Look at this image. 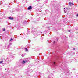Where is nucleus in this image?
<instances>
[{
	"label": "nucleus",
	"instance_id": "nucleus-1",
	"mask_svg": "<svg viewBox=\"0 0 78 78\" xmlns=\"http://www.w3.org/2000/svg\"><path fill=\"white\" fill-rule=\"evenodd\" d=\"M32 9V7H31V6H30L28 8V10H30V9Z\"/></svg>",
	"mask_w": 78,
	"mask_h": 78
},
{
	"label": "nucleus",
	"instance_id": "nucleus-2",
	"mask_svg": "<svg viewBox=\"0 0 78 78\" xmlns=\"http://www.w3.org/2000/svg\"><path fill=\"white\" fill-rule=\"evenodd\" d=\"M9 19H10V20H13V19H14V18H13V17L11 18V17H9Z\"/></svg>",
	"mask_w": 78,
	"mask_h": 78
},
{
	"label": "nucleus",
	"instance_id": "nucleus-3",
	"mask_svg": "<svg viewBox=\"0 0 78 78\" xmlns=\"http://www.w3.org/2000/svg\"><path fill=\"white\" fill-rule=\"evenodd\" d=\"M25 62H26L25 61L23 60L22 62V64H25Z\"/></svg>",
	"mask_w": 78,
	"mask_h": 78
},
{
	"label": "nucleus",
	"instance_id": "nucleus-4",
	"mask_svg": "<svg viewBox=\"0 0 78 78\" xmlns=\"http://www.w3.org/2000/svg\"><path fill=\"white\" fill-rule=\"evenodd\" d=\"M25 50H26V51H28V49H27V48H25Z\"/></svg>",
	"mask_w": 78,
	"mask_h": 78
},
{
	"label": "nucleus",
	"instance_id": "nucleus-5",
	"mask_svg": "<svg viewBox=\"0 0 78 78\" xmlns=\"http://www.w3.org/2000/svg\"><path fill=\"white\" fill-rule=\"evenodd\" d=\"M3 61H0V64H2L3 62Z\"/></svg>",
	"mask_w": 78,
	"mask_h": 78
},
{
	"label": "nucleus",
	"instance_id": "nucleus-6",
	"mask_svg": "<svg viewBox=\"0 0 78 78\" xmlns=\"http://www.w3.org/2000/svg\"><path fill=\"white\" fill-rule=\"evenodd\" d=\"M71 2H70L69 3V5H70L71 6H72V5H71Z\"/></svg>",
	"mask_w": 78,
	"mask_h": 78
},
{
	"label": "nucleus",
	"instance_id": "nucleus-7",
	"mask_svg": "<svg viewBox=\"0 0 78 78\" xmlns=\"http://www.w3.org/2000/svg\"><path fill=\"white\" fill-rule=\"evenodd\" d=\"M13 40L12 38L11 39V40H10L9 41V42H10V41H12Z\"/></svg>",
	"mask_w": 78,
	"mask_h": 78
},
{
	"label": "nucleus",
	"instance_id": "nucleus-8",
	"mask_svg": "<svg viewBox=\"0 0 78 78\" xmlns=\"http://www.w3.org/2000/svg\"><path fill=\"white\" fill-rule=\"evenodd\" d=\"M5 31V29H3V31Z\"/></svg>",
	"mask_w": 78,
	"mask_h": 78
},
{
	"label": "nucleus",
	"instance_id": "nucleus-9",
	"mask_svg": "<svg viewBox=\"0 0 78 78\" xmlns=\"http://www.w3.org/2000/svg\"><path fill=\"white\" fill-rule=\"evenodd\" d=\"M74 5V4H73V3H71V5Z\"/></svg>",
	"mask_w": 78,
	"mask_h": 78
},
{
	"label": "nucleus",
	"instance_id": "nucleus-10",
	"mask_svg": "<svg viewBox=\"0 0 78 78\" xmlns=\"http://www.w3.org/2000/svg\"><path fill=\"white\" fill-rule=\"evenodd\" d=\"M53 64H56V62H54Z\"/></svg>",
	"mask_w": 78,
	"mask_h": 78
},
{
	"label": "nucleus",
	"instance_id": "nucleus-11",
	"mask_svg": "<svg viewBox=\"0 0 78 78\" xmlns=\"http://www.w3.org/2000/svg\"><path fill=\"white\" fill-rule=\"evenodd\" d=\"M68 31H69V32H70V30H68Z\"/></svg>",
	"mask_w": 78,
	"mask_h": 78
},
{
	"label": "nucleus",
	"instance_id": "nucleus-12",
	"mask_svg": "<svg viewBox=\"0 0 78 78\" xmlns=\"http://www.w3.org/2000/svg\"><path fill=\"white\" fill-rule=\"evenodd\" d=\"M73 50H75V49L73 48Z\"/></svg>",
	"mask_w": 78,
	"mask_h": 78
},
{
	"label": "nucleus",
	"instance_id": "nucleus-13",
	"mask_svg": "<svg viewBox=\"0 0 78 78\" xmlns=\"http://www.w3.org/2000/svg\"><path fill=\"white\" fill-rule=\"evenodd\" d=\"M77 16H78V14L77 15Z\"/></svg>",
	"mask_w": 78,
	"mask_h": 78
},
{
	"label": "nucleus",
	"instance_id": "nucleus-14",
	"mask_svg": "<svg viewBox=\"0 0 78 78\" xmlns=\"http://www.w3.org/2000/svg\"><path fill=\"white\" fill-rule=\"evenodd\" d=\"M5 69V70H6V69Z\"/></svg>",
	"mask_w": 78,
	"mask_h": 78
},
{
	"label": "nucleus",
	"instance_id": "nucleus-15",
	"mask_svg": "<svg viewBox=\"0 0 78 78\" xmlns=\"http://www.w3.org/2000/svg\"><path fill=\"white\" fill-rule=\"evenodd\" d=\"M64 12H65V11H64Z\"/></svg>",
	"mask_w": 78,
	"mask_h": 78
}]
</instances>
